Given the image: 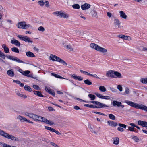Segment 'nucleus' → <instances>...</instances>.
<instances>
[{
  "mask_svg": "<svg viewBox=\"0 0 147 147\" xmlns=\"http://www.w3.org/2000/svg\"><path fill=\"white\" fill-rule=\"evenodd\" d=\"M71 77L76 80L79 81L82 80L83 79V78L81 76H77L75 74L72 75Z\"/></svg>",
  "mask_w": 147,
  "mask_h": 147,
  "instance_id": "obj_14",
  "label": "nucleus"
},
{
  "mask_svg": "<svg viewBox=\"0 0 147 147\" xmlns=\"http://www.w3.org/2000/svg\"><path fill=\"white\" fill-rule=\"evenodd\" d=\"M72 7L74 9H79L80 8V6L79 4H76L73 5Z\"/></svg>",
  "mask_w": 147,
  "mask_h": 147,
  "instance_id": "obj_44",
  "label": "nucleus"
},
{
  "mask_svg": "<svg viewBox=\"0 0 147 147\" xmlns=\"http://www.w3.org/2000/svg\"><path fill=\"white\" fill-rule=\"evenodd\" d=\"M119 13L120 14V16L121 18L124 19H126L127 18V16L123 11H120Z\"/></svg>",
  "mask_w": 147,
  "mask_h": 147,
  "instance_id": "obj_20",
  "label": "nucleus"
},
{
  "mask_svg": "<svg viewBox=\"0 0 147 147\" xmlns=\"http://www.w3.org/2000/svg\"><path fill=\"white\" fill-rule=\"evenodd\" d=\"M44 4H45V6L47 7H49V3L47 1H45L44 2Z\"/></svg>",
  "mask_w": 147,
  "mask_h": 147,
  "instance_id": "obj_51",
  "label": "nucleus"
},
{
  "mask_svg": "<svg viewBox=\"0 0 147 147\" xmlns=\"http://www.w3.org/2000/svg\"><path fill=\"white\" fill-rule=\"evenodd\" d=\"M132 138L134 139L136 142H138L139 140L137 136H132Z\"/></svg>",
  "mask_w": 147,
  "mask_h": 147,
  "instance_id": "obj_49",
  "label": "nucleus"
},
{
  "mask_svg": "<svg viewBox=\"0 0 147 147\" xmlns=\"http://www.w3.org/2000/svg\"><path fill=\"white\" fill-rule=\"evenodd\" d=\"M84 82L85 84L88 85H91L92 84V82L88 79H86L85 80Z\"/></svg>",
  "mask_w": 147,
  "mask_h": 147,
  "instance_id": "obj_36",
  "label": "nucleus"
},
{
  "mask_svg": "<svg viewBox=\"0 0 147 147\" xmlns=\"http://www.w3.org/2000/svg\"><path fill=\"white\" fill-rule=\"evenodd\" d=\"M34 94L35 95H37L39 97H44V96L42 95L40 92L36 91H33Z\"/></svg>",
  "mask_w": 147,
  "mask_h": 147,
  "instance_id": "obj_26",
  "label": "nucleus"
},
{
  "mask_svg": "<svg viewBox=\"0 0 147 147\" xmlns=\"http://www.w3.org/2000/svg\"><path fill=\"white\" fill-rule=\"evenodd\" d=\"M26 55L28 57H35L33 53L30 51H28L26 52Z\"/></svg>",
  "mask_w": 147,
  "mask_h": 147,
  "instance_id": "obj_23",
  "label": "nucleus"
},
{
  "mask_svg": "<svg viewBox=\"0 0 147 147\" xmlns=\"http://www.w3.org/2000/svg\"><path fill=\"white\" fill-rule=\"evenodd\" d=\"M7 74L9 76L12 77L14 76V74L13 69L8 70L7 72Z\"/></svg>",
  "mask_w": 147,
  "mask_h": 147,
  "instance_id": "obj_19",
  "label": "nucleus"
},
{
  "mask_svg": "<svg viewBox=\"0 0 147 147\" xmlns=\"http://www.w3.org/2000/svg\"><path fill=\"white\" fill-rule=\"evenodd\" d=\"M88 96L90 98V99L92 100H94L96 98V96L95 95L92 94H89Z\"/></svg>",
  "mask_w": 147,
  "mask_h": 147,
  "instance_id": "obj_37",
  "label": "nucleus"
},
{
  "mask_svg": "<svg viewBox=\"0 0 147 147\" xmlns=\"http://www.w3.org/2000/svg\"><path fill=\"white\" fill-rule=\"evenodd\" d=\"M90 46L91 48L102 53H106L107 51V50L106 49L102 48L94 43H91Z\"/></svg>",
  "mask_w": 147,
  "mask_h": 147,
  "instance_id": "obj_3",
  "label": "nucleus"
},
{
  "mask_svg": "<svg viewBox=\"0 0 147 147\" xmlns=\"http://www.w3.org/2000/svg\"><path fill=\"white\" fill-rule=\"evenodd\" d=\"M91 14L92 17L96 18H98V13L95 10H93L91 11Z\"/></svg>",
  "mask_w": 147,
  "mask_h": 147,
  "instance_id": "obj_16",
  "label": "nucleus"
},
{
  "mask_svg": "<svg viewBox=\"0 0 147 147\" xmlns=\"http://www.w3.org/2000/svg\"><path fill=\"white\" fill-rule=\"evenodd\" d=\"M50 144L53 146L54 147H60L59 146H58L57 144H56L54 142H50Z\"/></svg>",
  "mask_w": 147,
  "mask_h": 147,
  "instance_id": "obj_50",
  "label": "nucleus"
},
{
  "mask_svg": "<svg viewBox=\"0 0 147 147\" xmlns=\"http://www.w3.org/2000/svg\"><path fill=\"white\" fill-rule=\"evenodd\" d=\"M80 71L83 74L88 75V73L86 72V71L80 70Z\"/></svg>",
  "mask_w": 147,
  "mask_h": 147,
  "instance_id": "obj_58",
  "label": "nucleus"
},
{
  "mask_svg": "<svg viewBox=\"0 0 147 147\" xmlns=\"http://www.w3.org/2000/svg\"><path fill=\"white\" fill-rule=\"evenodd\" d=\"M122 103L121 102H119L117 101L114 100L112 102V105L114 106H117V107H120Z\"/></svg>",
  "mask_w": 147,
  "mask_h": 147,
  "instance_id": "obj_22",
  "label": "nucleus"
},
{
  "mask_svg": "<svg viewBox=\"0 0 147 147\" xmlns=\"http://www.w3.org/2000/svg\"><path fill=\"white\" fill-rule=\"evenodd\" d=\"M84 106L85 107H88L90 108H97V106L94 105H89V104H84Z\"/></svg>",
  "mask_w": 147,
  "mask_h": 147,
  "instance_id": "obj_35",
  "label": "nucleus"
},
{
  "mask_svg": "<svg viewBox=\"0 0 147 147\" xmlns=\"http://www.w3.org/2000/svg\"><path fill=\"white\" fill-rule=\"evenodd\" d=\"M38 31L41 32H44L45 30L44 28L42 26H40L38 28Z\"/></svg>",
  "mask_w": 147,
  "mask_h": 147,
  "instance_id": "obj_43",
  "label": "nucleus"
},
{
  "mask_svg": "<svg viewBox=\"0 0 147 147\" xmlns=\"http://www.w3.org/2000/svg\"><path fill=\"white\" fill-rule=\"evenodd\" d=\"M114 18L113 23L114 27L116 28H121V27L120 26L121 22L118 19L116 18V17H115Z\"/></svg>",
  "mask_w": 147,
  "mask_h": 147,
  "instance_id": "obj_6",
  "label": "nucleus"
},
{
  "mask_svg": "<svg viewBox=\"0 0 147 147\" xmlns=\"http://www.w3.org/2000/svg\"><path fill=\"white\" fill-rule=\"evenodd\" d=\"M17 118L19 119L21 122H23L24 121H26L27 119L23 117L19 116Z\"/></svg>",
  "mask_w": 147,
  "mask_h": 147,
  "instance_id": "obj_27",
  "label": "nucleus"
},
{
  "mask_svg": "<svg viewBox=\"0 0 147 147\" xmlns=\"http://www.w3.org/2000/svg\"><path fill=\"white\" fill-rule=\"evenodd\" d=\"M88 128L90 130V131L93 133H94L96 134L97 133L95 131V129L93 128V126H92L91 124H89L88 125Z\"/></svg>",
  "mask_w": 147,
  "mask_h": 147,
  "instance_id": "obj_18",
  "label": "nucleus"
},
{
  "mask_svg": "<svg viewBox=\"0 0 147 147\" xmlns=\"http://www.w3.org/2000/svg\"><path fill=\"white\" fill-rule=\"evenodd\" d=\"M107 123L109 125L111 126L112 127H115L117 126L118 125L117 123L116 122H114V121H107Z\"/></svg>",
  "mask_w": 147,
  "mask_h": 147,
  "instance_id": "obj_17",
  "label": "nucleus"
},
{
  "mask_svg": "<svg viewBox=\"0 0 147 147\" xmlns=\"http://www.w3.org/2000/svg\"><path fill=\"white\" fill-rule=\"evenodd\" d=\"M33 87L34 89L36 90H38L39 89L38 86L37 85H33Z\"/></svg>",
  "mask_w": 147,
  "mask_h": 147,
  "instance_id": "obj_59",
  "label": "nucleus"
},
{
  "mask_svg": "<svg viewBox=\"0 0 147 147\" xmlns=\"http://www.w3.org/2000/svg\"><path fill=\"white\" fill-rule=\"evenodd\" d=\"M117 129L119 131L121 132H123L124 131L123 129L121 127H118Z\"/></svg>",
  "mask_w": 147,
  "mask_h": 147,
  "instance_id": "obj_64",
  "label": "nucleus"
},
{
  "mask_svg": "<svg viewBox=\"0 0 147 147\" xmlns=\"http://www.w3.org/2000/svg\"><path fill=\"white\" fill-rule=\"evenodd\" d=\"M17 36L20 40L24 41L26 42L32 43L33 42L31 38L27 36L21 35H17Z\"/></svg>",
  "mask_w": 147,
  "mask_h": 147,
  "instance_id": "obj_4",
  "label": "nucleus"
},
{
  "mask_svg": "<svg viewBox=\"0 0 147 147\" xmlns=\"http://www.w3.org/2000/svg\"><path fill=\"white\" fill-rule=\"evenodd\" d=\"M25 22H19L17 24V26L18 28L24 29Z\"/></svg>",
  "mask_w": 147,
  "mask_h": 147,
  "instance_id": "obj_11",
  "label": "nucleus"
},
{
  "mask_svg": "<svg viewBox=\"0 0 147 147\" xmlns=\"http://www.w3.org/2000/svg\"><path fill=\"white\" fill-rule=\"evenodd\" d=\"M95 95L98 97L102 99L103 96L98 93H95Z\"/></svg>",
  "mask_w": 147,
  "mask_h": 147,
  "instance_id": "obj_53",
  "label": "nucleus"
},
{
  "mask_svg": "<svg viewBox=\"0 0 147 147\" xmlns=\"http://www.w3.org/2000/svg\"><path fill=\"white\" fill-rule=\"evenodd\" d=\"M114 71L112 70H110L108 71L106 74V76L108 77H111L113 78L115 77L114 76Z\"/></svg>",
  "mask_w": 147,
  "mask_h": 147,
  "instance_id": "obj_9",
  "label": "nucleus"
},
{
  "mask_svg": "<svg viewBox=\"0 0 147 147\" xmlns=\"http://www.w3.org/2000/svg\"><path fill=\"white\" fill-rule=\"evenodd\" d=\"M90 7V5L88 3H85L81 6V9L83 10H85L89 8Z\"/></svg>",
  "mask_w": 147,
  "mask_h": 147,
  "instance_id": "obj_12",
  "label": "nucleus"
},
{
  "mask_svg": "<svg viewBox=\"0 0 147 147\" xmlns=\"http://www.w3.org/2000/svg\"><path fill=\"white\" fill-rule=\"evenodd\" d=\"M38 4L39 5L42 7L44 5V2L42 0L39 1L38 2Z\"/></svg>",
  "mask_w": 147,
  "mask_h": 147,
  "instance_id": "obj_47",
  "label": "nucleus"
},
{
  "mask_svg": "<svg viewBox=\"0 0 147 147\" xmlns=\"http://www.w3.org/2000/svg\"><path fill=\"white\" fill-rule=\"evenodd\" d=\"M94 113L96 114H98L102 115H105L104 113L99 112L95 111L94 112Z\"/></svg>",
  "mask_w": 147,
  "mask_h": 147,
  "instance_id": "obj_60",
  "label": "nucleus"
},
{
  "mask_svg": "<svg viewBox=\"0 0 147 147\" xmlns=\"http://www.w3.org/2000/svg\"><path fill=\"white\" fill-rule=\"evenodd\" d=\"M11 50L13 52L17 53H19V49L16 47H14L11 48Z\"/></svg>",
  "mask_w": 147,
  "mask_h": 147,
  "instance_id": "obj_29",
  "label": "nucleus"
},
{
  "mask_svg": "<svg viewBox=\"0 0 147 147\" xmlns=\"http://www.w3.org/2000/svg\"><path fill=\"white\" fill-rule=\"evenodd\" d=\"M140 81L143 84H147V78H141Z\"/></svg>",
  "mask_w": 147,
  "mask_h": 147,
  "instance_id": "obj_30",
  "label": "nucleus"
},
{
  "mask_svg": "<svg viewBox=\"0 0 147 147\" xmlns=\"http://www.w3.org/2000/svg\"><path fill=\"white\" fill-rule=\"evenodd\" d=\"M66 47L70 51H73L74 50L73 48L72 47H71V46L69 45H67Z\"/></svg>",
  "mask_w": 147,
  "mask_h": 147,
  "instance_id": "obj_52",
  "label": "nucleus"
},
{
  "mask_svg": "<svg viewBox=\"0 0 147 147\" xmlns=\"http://www.w3.org/2000/svg\"><path fill=\"white\" fill-rule=\"evenodd\" d=\"M5 55L0 50V57L3 59H5Z\"/></svg>",
  "mask_w": 147,
  "mask_h": 147,
  "instance_id": "obj_42",
  "label": "nucleus"
},
{
  "mask_svg": "<svg viewBox=\"0 0 147 147\" xmlns=\"http://www.w3.org/2000/svg\"><path fill=\"white\" fill-rule=\"evenodd\" d=\"M32 26L29 24H26L25 23V25L24 27V29H26L29 27H31Z\"/></svg>",
  "mask_w": 147,
  "mask_h": 147,
  "instance_id": "obj_57",
  "label": "nucleus"
},
{
  "mask_svg": "<svg viewBox=\"0 0 147 147\" xmlns=\"http://www.w3.org/2000/svg\"><path fill=\"white\" fill-rule=\"evenodd\" d=\"M45 90L47 92H48L50 94L51 93V91L52 90L47 87H45Z\"/></svg>",
  "mask_w": 147,
  "mask_h": 147,
  "instance_id": "obj_48",
  "label": "nucleus"
},
{
  "mask_svg": "<svg viewBox=\"0 0 147 147\" xmlns=\"http://www.w3.org/2000/svg\"><path fill=\"white\" fill-rule=\"evenodd\" d=\"M49 60L53 61H57L61 63L64 65H67V63L63 60L60 58L59 57L51 54L49 57Z\"/></svg>",
  "mask_w": 147,
  "mask_h": 147,
  "instance_id": "obj_2",
  "label": "nucleus"
},
{
  "mask_svg": "<svg viewBox=\"0 0 147 147\" xmlns=\"http://www.w3.org/2000/svg\"><path fill=\"white\" fill-rule=\"evenodd\" d=\"M59 16L60 18H68L69 16V15L62 11H60V13Z\"/></svg>",
  "mask_w": 147,
  "mask_h": 147,
  "instance_id": "obj_10",
  "label": "nucleus"
},
{
  "mask_svg": "<svg viewBox=\"0 0 147 147\" xmlns=\"http://www.w3.org/2000/svg\"><path fill=\"white\" fill-rule=\"evenodd\" d=\"M99 90L102 92H105L106 91V88L103 86H100L99 87Z\"/></svg>",
  "mask_w": 147,
  "mask_h": 147,
  "instance_id": "obj_34",
  "label": "nucleus"
},
{
  "mask_svg": "<svg viewBox=\"0 0 147 147\" xmlns=\"http://www.w3.org/2000/svg\"><path fill=\"white\" fill-rule=\"evenodd\" d=\"M125 94L129 93V90L128 88H126L124 92Z\"/></svg>",
  "mask_w": 147,
  "mask_h": 147,
  "instance_id": "obj_56",
  "label": "nucleus"
},
{
  "mask_svg": "<svg viewBox=\"0 0 147 147\" xmlns=\"http://www.w3.org/2000/svg\"><path fill=\"white\" fill-rule=\"evenodd\" d=\"M113 144L115 145H118L119 143V139L118 137H115L113 139Z\"/></svg>",
  "mask_w": 147,
  "mask_h": 147,
  "instance_id": "obj_25",
  "label": "nucleus"
},
{
  "mask_svg": "<svg viewBox=\"0 0 147 147\" xmlns=\"http://www.w3.org/2000/svg\"><path fill=\"white\" fill-rule=\"evenodd\" d=\"M138 124L139 125L143 127H145L147 128V122L139 120L138 122Z\"/></svg>",
  "mask_w": 147,
  "mask_h": 147,
  "instance_id": "obj_13",
  "label": "nucleus"
},
{
  "mask_svg": "<svg viewBox=\"0 0 147 147\" xmlns=\"http://www.w3.org/2000/svg\"><path fill=\"white\" fill-rule=\"evenodd\" d=\"M39 116H38L36 115L33 114L32 118L34 120H38V119L39 118Z\"/></svg>",
  "mask_w": 147,
  "mask_h": 147,
  "instance_id": "obj_46",
  "label": "nucleus"
},
{
  "mask_svg": "<svg viewBox=\"0 0 147 147\" xmlns=\"http://www.w3.org/2000/svg\"><path fill=\"white\" fill-rule=\"evenodd\" d=\"M117 88L120 91H122V88L121 86L120 85H118L117 86Z\"/></svg>",
  "mask_w": 147,
  "mask_h": 147,
  "instance_id": "obj_55",
  "label": "nucleus"
},
{
  "mask_svg": "<svg viewBox=\"0 0 147 147\" xmlns=\"http://www.w3.org/2000/svg\"><path fill=\"white\" fill-rule=\"evenodd\" d=\"M33 114L32 113H29L28 112H26L25 113V115L26 116H28L29 117L32 118L33 117Z\"/></svg>",
  "mask_w": 147,
  "mask_h": 147,
  "instance_id": "obj_40",
  "label": "nucleus"
},
{
  "mask_svg": "<svg viewBox=\"0 0 147 147\" xmlns=\"http://www.w3.org/2000/svg\"><path fill=\"white\" fill-rule=\"evenodd\" d=\"M102 99L109 100L110 99L109 96H103Z\"/></svg>",
  "mask_w": 147,
  "mask_h": 147,
  "instance_id": "obj_63",
  "label": "nucleus"
},
{
  "mask_svg": "<svg viewBox=\"0 0 147 147\" xmlns=\"http://www.w3.org/2000/svg\"><path fill=\"white\" fill-rule=\"evenodd\" d=\"M45 120L46 121L45 123H46L47 124H50V125H53L54 124L53 122L51 121L48 120L47 119L46 120Z\"/></svg>",
  "mask_w": 147,
  "mask_h": 147,
  "instance_id": "obj_45",
  "label": "nucleus"
},
{
  "mask_svg": "<svg viewBox=\"0 0 147 147\" xmlns=\"http://www.w3.org/2000/svg\"><path fill=\"white\" fill-rule=\"evenodd\" d=\"M24 88L26 91L29 92H31L32 91L31 88L29 86L27 85H25L24 87Z\"/></svg>",
  "mask_w": 147,
  "mask_h": 147,
  "instance_id": "obj_33",
  "label": "nucleus"
},
{
  "mask_svg": "<svg viewBox=\"0 0 147 147\" xmlns=\"http://www.w3.org/2000/svg\"><path fill=\"white\" fill-rule=\"evenodd\" d=\"M30 73V71L28 70L24 71L23 75L27 76L28 77H30V75H28Z\"/></svg>",
  "mask_w": 147,
  "mask_h": 147,
  "instance_id": "obj_41",
  "label": "nucleus"
},
{
  "mask_svg": "<svg viewBox=\"0 0 147 147\" xmlns=\"http://www.w3.org/2000/svg\"><path fill=\"white\" fill-rule=\"evenodd\" d=\"M11 43L12 44H14L17 47H20V43L19 41L16 39H13L11 41Z\"/></svg>",
  "mask_w": 147,
  "mask_h": 147,
  "instance_id": "obj_15",
  "label": "nucleus"
},
{
  "mask_svg": "<svg viewBox=\"0 0 147 147\" xmlns=\"http://www.w3.org/2000/svg\"><path fill=\"white\" fill-rule=\"evenodd\" d=\"M109 117L110 119L112 120H115V116L112 114H110L109 115Z\"/></svg>",
  "mask_w": 147,
  "mask_h": 147,
  "instance_id": "obj_39",
  "label": "nucleus"
},
{
  "mask_svg": "<svg viewBox=\"0 0 147 147\" xmlns=\"http://www.w3.org/2000/svg\"><path fill=\"white\" fill-rule=\"evenodd\" d=\"M118 125L119 126L124 128L125 129L126 127L127 126L124 124H121V123H119L118 124Z\"/></svg>",
  "mask_w": 147,
  "mask_h": 147,
  "instance_id": "obj_54",
  "label": "nucleus"
},
{
  "mask_svg": "<svg viewBox=\"0 0 147 147\" xmlns=\"http://www.w3.org/2000/svg\"><path fill=\"white\" fill-rule=\"evenodd\" d=\"M7 57L8 59L14 61L18 63H24L22 61L20 60L18 58L12 56L8 55L6 56Z\"/></svg>",
  "mask_w": 147,
  "mask_h": 147,
  "instance_id": "obj_5",
  "label": "nucleus"
},
{
  "mask_svg": "<svg viewBox=\"0 0 147 147\" xmlns=\"http://www.w3.org/2000/svg\"><path fill=\"white\" fill-rule=\"evenodd\" d=\"M134 129L135 128L133 127H130L129 128V130L131 131H134Z\"/></svg>",
  "mask_w": 147,
  "mask_h": 147,
  "instance_id": "obj_61",
  "label": "nucleus"
},
{
  "mask_svg": "<svg viewBox=\"0 0 147 147\" xmlns=\"http://www.w3.org/2000/svg\"><path fill=\"white\" fill-rule=\"evenodd\" d=\"M108 106L106 105L105 104L102 103H100V106H97V108H103L104 107H108Z\"/></svg>",
  "mask_w": 147,
  "mask_h": 147,
  "instance_id": "obj_31",
  "label": "nucleus"
},
{
  "mask_svg": "<svg viewBox=\"0 0 147 147\" xmlns=\"http://www.w3.org/2000/svg\"><path fill=\"white\" fill-rule=\"evenodd\" d=\"M114 76L115 77H114L113 78H121V74L120 73L115 71H114Z\"/></svg>",
  "mask_w": 147,
  "mask_h": 147,
  "instance_id": "obj_21",
  "label": "nucleus"
},
{
  "mask_svg": "<svg viewBox=\"0 0 147 147\" xmlns=\"http://www.w3.org/2000/svg\"><path fill=\"white\" fill-rule=\"evenodd\" d=\"M137 109H140L144 110L146 112H147V106L142 104H138Z\"/></svg>",
  "mask_w": 147,
  "mask_h": 147,
  "instance_id": "obj_8",
  "label": "nucleus"
},
{
  "mask_svg": "<svg viewBox=\"0 0 147 147\" xmlns=\"http://www.w3.org/2000/svg\"><path fill=\"white\" fill-rule=\"evenodd\" d=\"M2 47L3 49L4 52L6 53H7L9 52V50L8 47L6 46L5 44H3L2 45Z\"/></svg>",
  "mask_w": 147,
  "mask_h": 147,
  "instance_id": "obj_24",
  "label": "nucleus"
},
{
  "mask_svg": "<svg viewBox=\"0 0 147 147\" xmlns=\"http://www.w3.org/2000/svg\"><path fill=\"white\" fill-rule=\"evenodd\" d=\"M0 135L8 139H10L12 140L18 141L19 139L12 135H9V134L5 132L0 129Z\"/></svg>",
  "mask_w": 147,
  "mask_h": 147,
  "instance_id": "obj_1",
  "label": "nucleus"
},
{
  "mask_svg": "<svg viewBox=\"0 0 147 147\" xmlns=\"http://www.w3.org/2000/svg\"><path fill=\"white\" fill-rule=\"evenodd\" d=\"M47 119L42 117L41 116H39V118L38 119V120L39 121H40L42 122H43L45 123L46 122L45 120H46Z\"/></svg>",
  "mask_w": 147,
  "mask_h": 147,
  "instance_id": "obj_32",
  "label": "nucleus"
},
{
  "mask_svg": "<svg viewBox=\"0 0 147 147\" xmlns=\"http://www.w3.org/2000/svg\"><path fill=\"white\" fill-rule=\"evenodd\" d=\"M118 37L123 39L125 40H127L128 38L129 37V36H127L123 35H120Z\"/></svg>",
  "mask_w": 147,
  "mask_h": 147,
  "instance_id": "obj_38",
  "label": "nucleus"
},
{
  "mask_svg": "<svg viewBox=\"0 0 147 147\" xmlns=\"http://www.w3.org/2000/svg\"><path fill=\"white\" fill-rule=\"evenodd\" d=\"M125 102L132 107L137 109L138 104L135 103L129 100H125Z\"/></svg>",
  "mask_w": 147,
  "mask_h": 147,
  "instance_id": "obj_7",
  "label": "nucleus"
},
{
  "mask_svg": "<svg viewBox=\"0 0 147 147\" xmlns=\"http://www.w3.org/2000/svg\"><path fill=\"white\" fill-rule=\"evenodd\" d=\"M60 11H56V12H54L53 13V14H55V15H57V16H59V15H60Z\"/></svg>",
  "mask_w": 147,
  "mask_h": 147,
  "instance_id": "obj_62",
  "label": "nucleus"
},
{
  "mask_svg": "<svg viewBox=\"0 0 147 147\" xmlns=\"http://www.w3.org/2000/svg\"><path fill=\"white\" fill-rule=\"evenodd\" d=\"M51 75H52V76H54L55 77L57 78H60V79H65V78H64L62 77V76H60V75H57V74H53V73H51Z\"/></svg>",
  "mask_w": 147,
  "mask_h": 147,
  "instance_id": "obj_28",
  "label": "nucleus"
}]
</instances>
